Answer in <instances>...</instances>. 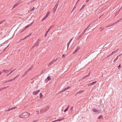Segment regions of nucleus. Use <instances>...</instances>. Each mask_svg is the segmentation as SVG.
<instances>
[{
    "mask_svg": "<svg viewBox=\"0 0 122 122\" xmlns=\"http://www.w3.org/2000/svg\"><path fill=\"white\" fill-rule=\"evenodd\" d=\"M43 95L41 93H40V99H41L43 98Z\"/></svg>",
    "mask_w": 122,
    "mask_h": 122,
    "instance_id": "obj_20",
    "label": "nucleus"
},
{
    "mask_svg": "<svg viewBox=\"0 0 122 122\" xmlns=\"http://www.w3.org/2000/svg\"><path fill=\"white\" fill-rule=\"evenodd\" d=\"M58 120V121H61V119H59Z\"/></svg>",
    "mask_w": 122,
    "mask_h": 122,
    "instance_id": "obj_56",
    "label": "nucleus"
},
{
    "mask_svg": "<svg viewBox=\"0 0 122 122\" xmlns=\"http://www.w3.org/2000/svg\"><path fill=\"white\" fill-rule=\"evenodd\" d=\"M19 76V74L18 75H17L15 77H14L16 79L17 78V77Z\"/></svg>",
    "mask_w": 122,
    "mask_h": 122,
    "instance_id": "obj_50",
    "label": "nucleus"
},
{
    "mask_svg": "<svg viewBox=\"0 0 122 122\" xmlns=\"http://www.w3.org/2000/svg\"><path fill=\"white\" fill-rule=\"evenodd\" d=\"M5 20H1L0 21V24H2L3 22H5Z\"/></svg>",
    "mask_w": 122,
    "mask_h": 122,
    "instance_id": "obj_33",
    "label": "nucleus"
},
{
    "mask_svg": "<svg viewBox=\"0 0 122 122\" xmlns=\"http://www.w3.org/2000/svg\"><path fill=\"white\" fill-rule=\"evenodd\" d=\"M86 5H83L82 7L80 9V10H81L82 9H84V7L86 6Z\"/></svg>",
    "mask_w": 122,
    "mask_h": 122,
    "instance_id": "obj_27",
    "label": "nucleus"
},
{
    "mask_svg": "<svg viewBox=\"0 0 122 122\" xmlns=\"http://www.w3.org/2000/svg\"><path fill=\"white\" fill-rule=\"evenodd\" d=\"M112 55V53H111L110 54L108 55V56H107V57L106 58H108L110 56H111Z\"/></svg>",
    "mask_w": 122,
    "mask_h": 122,
    "instance_id": "obj_30",
    "label": "nucleus"
},
{
    "mask_svg": "<svg viewBox=\"0 0 122 122\" xmlns=\"http://www.w3.org/2000/svg\"><path fill=\"white\" fill-rule=\"evenodd\" d=\"M11 69H10L9 70H4V69L3 71V72H5V73H7L9 72V71H10L11 70Z\"/></svg>",
    "mask_w": 122,
    "mask_h": 122,
    "instance_id": "obj_11",
    "label": "nucleus"
},
{
    "mask_svg": "<svg viewBox=\"0 0 122 122\" xmlns=\"http://www.w3.org/2000/svg\"><path fill=\"white\" fill-rule=\"evenodd\" d=\"M90 74V72H89V73H88V74L87 75L88 76H89Z\"/></svg>",
    "mask_w": 122,
    "mask_h": 122,
    "instance_id": "obj_62",
    "label": "nucleus"
},
{
    "mask_svg": "<svg viewBox=\"0 0 122 122\" xmlns=\"http://www.w3.org/2000/svg\"><path fill=\"white\" fill-rule=\"evenodd\" d=\"M93 25H92V24H91V25H90V27H92V26Z\"/></svg>",
    "mask_w": 122,
    "mask_h": 122,
    "instance_id": "obj_64",
    "label": "nucleus"
},
{
    "mask_svg": "<svg viewBox=\"0 0 122 122\" xmlns=\"http://www.w3.org/2000/svg\"><path fill=\"white\" fill-rule=\"evenodd\" d=\"M10 45H8L7 46L5 49L4 50V51H5L6 50H8V48L9 47Z\"/></svg>",
    "mask_w": 122,
    "mask_h": 122,
    "instance_id": "obj_26",
    "label": "nucleus"
},
{
    "mask_svg": "<svg viewBox=\"0 0 122 122\" xmlns=\"http://www.w3.org/2000/svg\"><path fill=\"white\" fill-rule=\"evenodd\" d=\"M87 30V29L86 28L84 30L83 32L82 33L81 35L79 36V38H80L82 37V36L84 35V33Z\"/></svg>",
    "mask_w": 122,
    "mask_h": 122,
    "instance_id": "obj_8",
    "label": "nucleus"
},
{
    "mask_svg": "<svg viewBox=\"0 0 122 122\" xmlns=\"http://www.w3.org/2000/svg\"><path fill=\"white\" fill-rule=\"evenodd\" d=\"M51 80V78L50 76H48L47 78L45 79V81L47 82L48 81H50Z\"/></svg>",
    "mask_w": 122,
    "mask_h": 122,
    "instance_id": "obj_5",
    "label": "nucleus"
},
{
    "mask_svg": "<svg viewBox=\"0 0 122 122\" xmlns=\"http://www.w3.org/2000/svg\"><path fill=\"white\" fill-rule=\"evenodd\" d=\"M121 66V64H119L118 67V69H119L120 68Z\"/></svg>",
    "mask_w": 122,
    "mask_h": 122,
    "instance_id": "obj_46",
    "label": "nucleus"
},
{
    "mask_svg": "<svg viewBox=\"0 0 122 122\" xmlns=\"http://www.w3.org/2000/svg\"><path fill=\"white\" fill-rule=\"evenodd\" d=\"M69 107H70V105H68V106H67V108H67V109H68H68H69Z\"/></svg>",
    "mask_w": 122,
    "mask_h": 122,
    "instance_id": "obj_54",
    "label": "nucleus"
},
{
    "mask_svg": "<svg viewBox=\"0 0 122 122\" xmlns=\"http://www.w3.org/2000/svg\"><path fill=\"white\" fill-rule=\"evenodd\" d=\"M54 62L52 61H51L49 63V64L48 65V66H49L53 64Z\"/></svg>",
    "mask_w": 122,
    "mask_h": 122,
    "instance_id": "obj_22",
    "label": "nucleus"
},
{
    "mask_svg": "<svg viewBox=\"0 0 122 122\" xmlns=\"http://www.w3.org/2000/svg\"><path fill=\"white\" fill-rule=\"evenodd\" d=\"M80 48V46H78L76 49L75 50V51L73 53V54H75L76 52H77L78 50H79Z\"/></svg>",
    "mask_w": 122,
    "mask_h": 122,
    "instance_id": "obj_6",
    "label": "nucleus"
},
{
    "mask_svg": "<svg viewBox=\"0 0 122 122\" xmlns=\"http://www.w3.org/2000/svg\"><path fill=\"white\" fill-rule=\"evenodd\" d=\"M98 113H101V111L100 110H97V112Z\"/></svg>",
    "mask_w": 122,
    "mask_h": 122,
    "instance_id": "obj_38",
    "label": "nucleus"
},
{
    "mask_svg": "<svg viewBox=\"0 0 122 122\" xmlns=\"http://www.w3.org/2000/svg\"><path fill=\"white\" fill-rule=\"evenodd\" d=\"M119 50V49L118 48V49H116V50L115 51H116V52H117Z\"/></svg>",
    "mask_w": 122,
    "mask_h": 122,
    "instance_id": "obj_55",
    "label": "nucleus"
},
{
    "mask_svg": "<svg viewBox=\"0 0 122 122\" xmlns=\"http://www.w3.org/2000/svg\"><path fill=\"white\" fill-rule=\"evenodd\" d=\"M92 110L94 112H97V110L95 108H94L92 109Z\"/></svg>",
    "mask_w": 122,
    "mask_h": 122,
    "instance_id": "obj_15",
    "label": "nucleus"
},
{
    "mask_svg": "<svg viewBox=\"0 0 122 122\" xmlns=\"http://www.w3.org/2000/svg\"><path fill=\"white\" fill-rule=\"evenodd\" d=\"M16 79L14 77L13 79H12V81Z\"/></svg>",
    "mask_w": 122,
    "mask_h": 122,
    "instance_id": "obj_63",
    "label": "nucleus"
},
{
    "mask_svg": "<svg viewBox=\"0 0 122 122\" xmlns=\"http://www.w3.org/2000/svg\"><path fill=\"white\" fill-rule=\"evenodd\" d=\"M40 91L39 90L37 91H36L35 92H33V94L34 95H36L38 94V93L40 92Z\"/></svg>",
    "mask_w": 122,
    "mask_h": 122,
    "instance_id": "obj_4",
    "label": "nucleus"
},
{
    "mask_svg": "<svg viewBox=\"0 0 122 122\" xmlns=\"http://www.w3.org/2000/svg\"><path fill=\"white\" fill-rule=\"evenodd\" d=\"M71 87L70 86H68L67 87L65 88L64 89H63L64 91H65L66 90H67L70 89L71 88Z\"/></svg>",
    "mask_w": 122,
    "mask_h": 122,
    "instance_id": "obj_13",
    "label": "nucleus"
},
{
    "mask_svg": "<svg viewBox=\"0 0 122 122\" xmlns=\"http://www.w3.org/2000/svg\"><path fill=\"white\" fill-rule=\"evenodd\" d=\"M92 24V23L91 24H90L86 28L87 29H88L89 27H90V25H91Z\"/></svg>",
    "mask_w": 122,
    "mask_h": 122,
    "instance_id": "obj_40",
    "label": "nucleus"
},
{
    "mask_svg": "<svg viewBox=\"0 0 122 122\" xmlns=\"http://www.w3.org/2000/svg\"><path fill=\"white\" fill-rule=\"evenodd\" d=\"M33 66L32 65V66H31V67L29 68L27 70V71L29 72L31 70L32 68H33Z\"/></svg>",
    "mask_w": 122,
    "mask_h": 122,
    "instance_id": "obj_16",
    "label": "nucleus"
},
{
    "mask_svg": "<svg viewBox=\"0 0 122 122\" xmlns=\"http://www.w3.org/2000/svg\"><path fill=\"white\" fill-rule=\"evenodd\" d=\"M28 71H26L25 72V73L24 74V75H26L27 74V73H28Z\"/></svg>",
    "mask_w": 122,
    "mask_h": 122,
    "instance_id": "obj_37",
    "label": "nucleus"
},
{
    "mask_svg": "<svg viewBox=\"0 0 122 122\" xmlns=\"http://www.w3.org/2000/svg\"><path fill=\"white\" fill-rule=\"evenodd\" d=\"M17 108V107H12V110L14 109H15V108Z\"/></svg>",
    "mask_w": 122,
    "mask_h": 122,
    "instance_id": "obj_48",
    "label": "nucleus"
},
{
    "mask_svg": "<svg viewBox=\"0 0 122 122\" xmlns=\"http://www.w3.org/2000/svg\"><path fill=\"white\" fill-rule=\"evenodd\" d=\"M76 8V7L75 6L73 8L72 10V11H71V13H72V11L74 10V9Z\"/></svg>",
    "mask_w": 122,
    "mask_h": 122,
    "instance_id": "obj_52",
    "label": "nucleus"
},
{
    "mask_svg": "<svg viewBox=\"0 0 122 122\" xmlns=\"http://www.w3.org/2000/svg\"><path fill=\"white\" fill-rule=\"evenodd\" d=\"M68 109L67 108H66L64 110V112H66L67 111Z\"/></svg>",
    "mask_w": 122,
    "mask_h": 122,
    "instance_id": "obj_45",
    "label": "nucleus"
},
{
    "mask_svg": "<svg viewBox=\"0 0 122 122\" xmlns=\"http://www.w3.org/2000/svg\"><path fill=\"white\" fill-rule=\"evenodd\" d=\"M60 2L59 0H58L57 2L56 3V5H58L59 4Z\"/></svg>",
    "mask_w": 122,
    "mask_h": 122,
    "instance_id": "obj_35",
    "label": "nucleus"
},
{
    "mask_svg": "<svg viewBox=\"0 0 122 122\" xmlns=\"http://www.w3.org/2000/svg\"><path fill=\"white\" fill-rule=\"evenodd\" d=\"M30 114L28 112H24L22 113V115L24 117H26V118H28L30 116Z\"/></svg>",
    "mask_w": 122,
    "mask_h": 122,
    "instance_id": "obj_1",
    "label": "nucleus"
},
{
    "mask_svg": "<svg viewBox=\"0 0 122 122\" xmlns=\"http://www.w3.org/2000/svg\"><path fill=\"white\" fill-rule=\"evenodd\" d=\"M73 39H71L70 41H69L67 43V50H68L69 45L70 44L72 40Z\"/></svg>",
    "mask_w": 122,
    "mask_h": 122,
    "instance_id": "obj_9",
    "label": "nucleus"
},
{
    "mask_svg": "<svg viewBox=\"0 0 122 122\" xmlns=\"http://www.w3.org/2000/svg\"><path fill=\"white\" fill-rule=\"evenodd\" d=\"M66 56V55L64 54H63L62 56V57L63 58H65Z\"/></svg>",
    "mask_w": 122,
    "mask_h": 122,
    "instance_id": "obj_41",
    "label": "nucleus"
},
{
    "mask_svg": "<svg viewBox=\"0 0 122 122\" xmlns=\"http://www.w3.org/2000/svg\"><path fill=\"white\" fill-rule=\"evenodd\" d=\"M19 117L20 118H26V117H24L23 116V117H21V116H20Z\"/></svg>",
    "mask_w": 122,
    "mask_h": 122,
    "instance_id": "obj_42",
    "label": "nucleus"
},
{
    "mask_svg": "<svg viewBox=\"0 0 122 122\" xmlns=\"http://www.w3.org/2000/svg\"><path fill=\"white\" fill-rule=\"evenodd\" d=\"M49 31V30H47V31L46 32L45 35V37L47 35Z\"/></svg>",
    "mask_w": 122,
    "mask_h": 122,
    "instance_id": "obj_21",
    "label": "nucleus"
},
{
    "mask_svg": "<svg viewBox=\"0 0 122 122\" xmlns=\"http://www.w3.org/2000/svg\"><path fill=\"white\" fill-rule=\"evenodd\" d=\"M12 108H9L8 110H5V112H8V111H10V110H12Z\"/></svg>",
    "mask_w": 122,
    "mask_h": 122,
    "instance_id": "obj_28",
    "label": "nucleus"
},
{
    "mask_svg": "<svg viewBox=\"0 0 122 122\" xmlns=\"http://www.w3.org/2000/svg\"><path fill=\"white\" fill-rule=\"evenodd\" d=\"M49 108V107L48 106L46 107L43 110L45 111H46L48 110Z\"/></svg>",
    "mask_w": 122,
    "mask_h": 122,
    "instance_id": "obj_12",
    "label": "nucleus"
},
{
    "mask_svg": "<svg viewBox=\"0 0 122 122\" xmlns=\"http://www.w3.org/2000/svg\"><path fill=\"white\" fill-rule=\"evenodd\" d=\"M47 17L46 16H45L43 18L42 20L41 21H43L44 20H45L46 19Z\"/></svg>",
    "mask_w": 122,
    "mask_h": 122,
    "instance_id": "obj_31",
    "label": "nucleus"
},
{
    "mask_svg": "<svg viewBox=\"0 0 122 122\" xmlns=\"http://www.w3.org/2000/svg\"><path fill=\"white\" fill-rule=\"evenodd\" d=\"M21 39L20 40V41H19L18 42H20V41H22V40H24V39Z\"/></svg>",
    "mask_w": 122,
    "mask_h": 122,
    "instance_id": "obj_53",
    "label": "nucleus"
},
{
    "mask_svg": "<svg viewBox=\"0 0 122 122\" xmlns=\"http://www.w3.org/2000/svg\"><path fill=\"white\" fill-rule=\"evenodd\" d=\"M33 21L32 22H31L30 24V25H31L33 23Z\"/></svg>",
    "mask_w": 122,
    "mask_h": 122,
    "instance_id": "obj_61",
    "label": "nucleus"
},
{
    "mask_svg": "<svg viewBox=\"0 0 122 122\" xmlns=\"http://www.w3.org/2000/svg\"><path fill=\"white\" fill-rule=\"evenodd\" d=\"M65 119V118H63L61 119V121L64 120Z\"/></svg>",
    "mask_w": 122,
    "mask_h": 122,
    "instance_id": "obj_58",
    "label": "nucleus"
},
{
    "mask_svg": "<svg viewBox=\"0 0 122 122\" xmlns=\"http://www.w3.org/2000/svg\"><path fill=\"white\" fill-rule=\"evenodd\" d=\"M118 56H117V57L114 59L113 61V62H115L118 59Z\"/></svg>",
    "mask_w": 122,
    "mask_h": 122,
    "instance_id": "obj_29",
    "label": "nucleus"
},
{
    "mask_svg": "<svg viewBox=\"0 0 122 122\" xmlns=\"http://www.w3.org/2000/svg\"><path fill=\"white\" fill-rule=\"evenodd\" d=\"M122 53H121V54H120L118 56H122Z\"/></svg>",
    "mask_w": 122,
    "mask_h": 122,
    "instance_id": "obj_59",
    "label": "nucleus"
},
{
    "mask_svg": "<svg viewBox=\"0 0 122 122\" xmlns=\"http://www.w3.org/2000/svg\"><path fill=\"white\" fill-rule=\"evenodd\" d=\"M97 82V81H96L95 82H93L92 83H89L88 84V86H90L92 85H94Z\"/></svg>",
    "mask_w": 122,
    "mask_h": 122,
    "instance_id": "obj_7",
    "label": "nucleus"
},
{
    "mask_svg": "<svg viewBox=\"0 0 122 122\" xmlns=\"http://www.w3.org/2000/svg\"><path fill=\"white\" fill-rule=\"evenodd\" d=\"M54 26V25L51 26L48 30H50L52 28V27Z\"/></svg>",
    "mask_w": 122,
    "mask_h": 122,
    "instance_id": "obj_49",
    "label": "nucleus"
},
{
    "mask_svg": "<svg viewBox=\"0 0 122 122\" xmlns=\"http://www.w3.org/2000/svg\"><path fill=\"white\" fill-rule=\"evenodd\" d=\"M49 11H48L47 13V14H46V15H45L47 17L49 15Z\"/></svg>",
    "mask_w": 122,
    "mask_h": 122,
    "instance_id": "obj_36",
    "label": "nucleus"
},
{
    "mask_svg": "<svg viewBox=\"0 0 122 122\" xmlns=\"http://www.w3.org/2000/svg\"><path fill=\"white\" fill-rule=\"evenodd\" d=\"M103 118V117L102 115L99 116L98 117V118L99 119H101Z\"/></svg>",
    "mask_w": 122,
    "mask_h": 122,
    "instance_id": "obj_25",
    "label": "nucleus"
},
{
    "mask_svg": "<svg viewBox=\"0 0 122 122\" xmlns=\"http://www.w3.org/2000/svg\"><path fill=\"white\" fill-rule=\"evenodd\" d=\"M88 36L87 35H86L85 36V37L84 36L83 37H85V38H87Z\"/></svg>",
    "mask_w": 122,
    "mask_h": 122,
    "instance_id": "obj_47",
    "label": "nucleus"
},
{
    "mask_svg": "<svg viewBox=\"0 0 122 122\" xmlns=\"http://www.w3.org/2000/svg\"><path fill=\"white\" fill-rule=\"evenodd\" d=\"M31 33H30L27 36H26L24 38H27V37H29V36H30V35H31Z\"/></svg>",
    "mask_w": 122,
    "mask_h": 122,
    "instance_id": "obj_34",
    "label": "nucleus"
},
{
    "mask_svg": "<svg viewBox=\"0 0 122 122\" xmlns=\"http://www.w3.org/2000/svg\"><path fill=\"white\" fill-rule=\"evenodd\" d=\"M35 8L34 7H33L31 9V10H30V11H33L34 9H35Z\"/></svg>",
    "mask_w": 122,
    "mask_h": 122,
    "instance_id": "obj_44",
    "label": "nucleus"
},
{
    "mask_svg": "<svg viewBox=\"0 0 122 122\" xmlns=\"http://www.w3.org/2000/svg\"><path fill=\"white\" fill-rule=\"evenodd\" d=\"M58 6V5H55L53 10V14H55V12Z\"/></svg>",
    "mask_w": 122,
    "mask_h": 122,
    "instance_id": "obj_3",
    "label": "nucleus"
},
{
    "mask_svg": "<svg viewBox=\"0 0 122 122\" xmlns=\"http://www.w3.org/2000/svg\"><path fill=\"white\" fill-rule=\"evenodd\" d=\"M12 79H11L10 80H9L6 81H5V82L4 83H6L7 82H11V81H12Z\"/></svg>",
    "mask_w": 122,
    "mask_h": 122,
    "instance_id": "obj_17",
    "label": "nucleus"
},
{
    "mask_svg": "<svg viewBox=\"0 0 122 122\" xmlns=\"http://www.w3.org/2000/svg\"><path fill=\"white\" fill-rule=\"evenodd\" d=\"M33 21L32 22H31L30 24V25H31L33 23Z\"/></svg>",
    "mask_w": 122,
    "mask_h": 122,
    "instance_id": "obj_60",
    "label": "nucleus"
},
{
    "mask_svg": "<svg viewBox=\"0 0 122 122\" xmlns=\"http://www.w3.org/2000/svg\"><path fill=\"white\" fill-rule=\"evenodd\" d=\"M8 87V86H7V87H3V88H0V91H1L3 90L4 89H6L7 87Z\"/></svg>",
    "mask_w": 122,
    "mask_h": 122,
    "instance_id": "obj_23",
    "label": "nucleus"
},
{
    "mask_svg": "<svg viewBox=\"0 0 122 122\" xmlns=\"http://www.w3.org/2000/svg\"><path fill=\"white\" fill-rule=\"evenodd\" d=\"M115 25V24L114 23H113L112 24H111V25H109L108 26H107V27H110L111 26H112L113 25Z\"/></svg>",
    "mask_w": 122,
    "mask_h": 122,
    "instance_id": "obj_24",
    "label": "nucleus"
},
{
    "mask_svg": "<svg viewBox=\"0 0 122 122\" xmlns=\"http://www.w3.org/2000/svg\"><path fill=\"white\" fill-rule=\"evenodd\" d=\"M41 40L40 39H38L37 42L35 43L34 45L32 47V48H33L34 47L37 46L39 45V42H41Z\"/></svg>",
    "mask_w": 122,
    "mask_h": 122,
    "instance_id": "obj_2",
    "label": "nucleus"
},
{
    "mask_svg": "<svg viewBox=\"0 0 122 122\" xmlns=\"http://www.w3.org/2000/svg\"><path fill=\"white\" fill-rule=\"evenodd\" d=\"M116 51H113L112 53H111L113 55L114 54L116 53Z\"/></svg>",
    "mask_w": 122,
    "mask_h": 122,
    "instance_id": "obj_39",
    "label": "nucleus"
},
{
    "mask_svg": "<svg viewBox=\"0 0 122 122\" xmlns=\"http://www.w3.org/2000/svg\"><path fill=\"white\" fill-rule=\"evenodd\" d=\"M57 59H54L53 61H52L54 63V62H56V61H57Z\"/></svg>",
    "mask_w": 122,
    "mask_h": 122,
    "instance_id": "obj_43",
    "label": "nucleus"
},
{
    "mask_svg": "<svg viewBox=\"0 0 122 122\" xmlns=\"http://www.w3.org/2000/svg\"><path fill=\"white\" fill-rule=\"evenodd\" d=\"M73 107H71V111H72L73 110H72L73 109Z\"/></svg>",
    "mask_w": 122,
    "mask_h": 122,
    "instance_id": "obj_51",
    "label": "nucleus"
},
{
    "mask_svg": "<svg viewBox=\"0 0 122 122\" xmlns=\"http://www.w3.org/2000/svg\"><path fill=\"white\" fill-rule=\"evenodd\" d=\"M89 0H87L85 1V2L86 3H87L89 1Z\"/></svg>",
    "mask_w": 122,
    "mask_h": 122,
    "instance_id": "obj_57",
    "label": "nucleus"
},
{
    "mask_svg": "<svg viewBox=\"0 0 122 122\" xmlns=\"http://www.w3.org/2000/svg\"><path fill=\"white\" fill-rule=\"evenodd\" d=\"M64 92V91L63 89L60 92H59L57 94V95L59 94L60 93H61L62 92Z\"/></svg>",
    "mask_w": 122,
    "mask_h": 122,
    "instance_id": "obj_32",
    "label": "nucleus"
},
{
    "mask_svg": "<svg viewBox=\"0 0 122 122\" xmlns=\"http://www.w3.org/2000/svg\"><path fill=\"white\" fill-rule=\"evenodd\" d=\"M84 91V90H83L82 91H79V92H77V94H81V93H82V92H83Z\"/></svg>",
    "mask_w": 122,
    "mask_h": 122,
    "instance_id": "obj_18",
    "label": "nucleus"
},
{
    "mask_svg": "<svg viewBox=\"0 0 122 122\" xmlns=\"http://www.w3.org/2000/svg\"><path fill=\"white\" fill-rule=\"evenodd\" d=\"M19 3H16L13 6V8H12V10L14 9L15 7L17 6L19 4Z\"/></svg>",
    "mask_w": 122,
    "mask_h": 122,
    "instance_id": "obj_10",
    "label": "nucleus"
},
{
    "mask_svg": "<svg viewBox=\"0 0 122 122\" xmlns=\"http://www.w3.org/2000/svg\"><path fill=\"white\" fill-rule=\"evenodd\" d=\"M30 26V24H28L27 26L25 27L24 28V29L22 31H23L25 30L26 29H27L28 27H29V26Z\"/></svg>",
    "mask_w": 122,
    "mask_h": 122,
    "instance_id": "obj_14",
    "label": "nucleus"
},
{
    "mask_svg": "<svg viewBox=\"0 0 122 122\" xmlns=\"http://www.w3.org/2000/svg\"><path fill=\"white\" fill-rule=\"evenodd\" d=\"M122 20V18H120L119 20H118L116 22H115L114 23L115 24H117V23L118 22L120 21H121Z\"/></svg>",
    "mask_w": 122,
    "mask_h": 122,
    "instance_id": "obj_19",
    "label": "nucleus"
}]
</instances>
